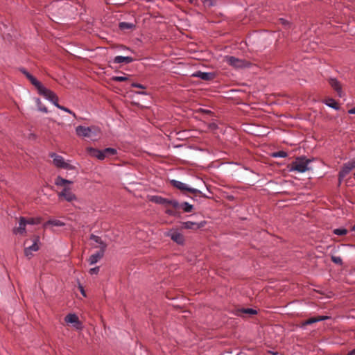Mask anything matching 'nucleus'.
Listing matches in <instances>:
<instances>
[{
	"label": "nucleus",
	"instance_id": "obj_31",
	"mask_svg": "<svg viewBox=\"0 0 355 355\" xmlns=\"http://www.w3.org/2000/svg\"><path fill=\"white\" fill-rule=\"evenodd\" d=\"M333 232H334V234H335L336 235H338V236H343V235L347 234V229L343 228V227L335 229V230H334Z\"/></svg>",
	"mask_w": 355,
	"mask_h": 355
},
{
	"label": "nucleus",
	"instance_id": "obj_2",
	"mask_svg": "<svg viewBox=\"0 0 355 355\" xmlns=\"http://www.w3.org/2000/svg\"><path fill=\"white\" fill-rule=\"evenodd\" d=\"M312 159H307L305 156L297 157L295 161L288 165L289 171H296L297 173H304L310 169L309 164Z\"/></svg>",
	"mask_w": 355,
	"mask_h": 355
},
{
	"label": "nucleus",
	"instance_id": "obj_8",
	"mask_svg": "<svg viewBox=\"0 0 355 355\" xmlns=\"http://www.w3.org/2000/svg\"><path fill=\"white\" fill-rule=\"evenodd\" d=\"M354 168H355V157L343 164L338 173L339 183H341L344 178Z\"/></svg>",
	"mask_w": 355,
	"mask_h": 355
},
{
	"label": "nucleus",
	"instance_id": "obj_5",
	"mask_svg": "<svg viewBox=\"0 0 355 355\" xmlns=\"http://www.w3.org/2000/svg\"><path fill=\"white\" fill-rule=\"evenodd\" d=\"M58 197L59 200H65L68 202H73L77 200V196L68 186H64L62 191L58 193Z\"/></svg>",
	"mask_w": 355,
	"mask_h": 355
},
{
	"label": "nucleus",
	"instance_id": "obj_19",
	"mask_svg": "<svg viewBox=\"0 0 355 355\" xmlns=\"http://www.w3.org/2000/svg\"><path fill=\"white\" fill-rule=\"evenodd\" d=\"M105 252V251L103 250H99L96 253L92 254L88 259L89 263L90 265H93L97 263L100 259H101L103 257Z\"/></svg>",
	"mask_w": 355,
	"mask_h": 355
},
{
	"label": "nucleus",
	"instance_id": "obj_1",
	"mask_svg": "<svg viewBox=\"0 0 355 355\" xmlns=\"http://www.w3.org/2000/svg\"><path fill=\"white\" fill-rule=\"evenodd\" d=\"M52 13L58 19L71 17L76 9L68 2L58 1L51 5Z\"/></svg>",
	"mask_w": 355,
	"mask_h": 355
},
{
	"label": "nucleus",
	"instance_id": "obj_11",
	"mask_svg": "<svg viewBox=\"0 0 355 355\" xmlns=\"http://www.w3.org/2000/svg\"><path fill=\"white\" fill-rule=\"evenodd\" d=\"M64 321L67 324H72L73 327L76 329H80L82 328V324L79 320L78 317L75 313H69L64 318Z\"/></svg>",
	"mask_w": 355,
	"mask_h": 355
},
{
	"label": "nucleus",
	"instance_id": "obj_10",
	"mask_svg": "<svg viewBox=\"0 0 355 355\" xmlns=\"http://www.w3.org/2000/svg\"><path fill=\"white\" fill-rule=\"evenodd\" d=\"M224 60L228 64L235 68H243L245 66L244 60L236 58L234 56L227 55L225 57Z\"/></svg>",
	"mask_w": 355,
	"mask_h": 355
},
{
	"label": "nucleus",
	"instance_id": "obj_20",
	"mask_svg": "<svg viewBox=\"0 0 355 355\" xmlns=\"http://www.w3.org/2000/svg\"><path fill=\"white\" fill-rule=\"evenodd\" d=\"M329 83L331 87L338 93L339 96H342V87L340 82L336 78H331Z\"/></svg>",
	"mask_w": 355,
	"mask_h": 355
},
{
	"label": "nucleus",
	"instance_id": "obj_47",
	"mask_svg": "<svg viewBox=\"0 0 355 355\" xmlns=\"http://www.w3.org/2000/svg\"><path fill=\"white\" fill-rule=\"evenodd\" d=\"M166 214H169V215H173V211H171V210H166Z\"/></svg>",
	"mask_w": 355,
	"mask_h": 355
},
{
	"label": "nucleus",
	"instance_id": "obj_35",
	"mask_svg": "<svg viewBox=\"0 0 355 355\" xmlns=\"http://www.w3.org/2000/svg\"><path fill=\"white\" fill-rule=\"evenodd\" d=\"M287 153L285 152V151H283V150H280V151H278V152H276L273 154V157H282V158H284L286 157H287Z\"/></svg>",
	"mask_w": 355,
	"mask_h": 355
},
{
	"label": "nucleus",
	"instance_id": "obj_23",
	"mask_svg": "<svg viewBox=\"0 0 355 355\" xmlns=\"http://www.w3.org/2000/svg\"><path fill=\"white\" fill-rule=\"evenodd\" d=\"M27 78L31 83V84L35 87L37 91L41 89V87L43 85L35 77L31 74L28 76Z\"/></svg>",
	"mask_w": 355,
	"mask_h": 355
},
{
	"label": "nucleus",
	"instance_id": "obj_13",
	"mask_svg": "<svg viewBox=\"0 0 355 355\" xmlns=\"http://www.w3.org/2000/svg\"><path fill=\"white\" fill-rule=\"evenodd\" d=\"M329 318V316H325V315H319V316H316V317H312V318H310L308 320H306L304 322H302L300 327L302 328H304L307 325L312 324L317 322L324 321Z\"/></svg>",
	"mask_w": 355,
	"mask_h": 355
},
{
	"label": "nucleus",
	"instance_id": "obj_46",
	"mask_svg": "<svg viewBox=\"0 0 355 355\" xmlns=\"http://www.w3.org/2000/svg\"><path fill=\"white\" fill-rule=\"evenodd\" d=\"M347 355H355V349L350 351Z\"/></svg>",
	"mask_w": 355,
	"mask_h": 355
},
{
	"label": "nucleus",
	"instance_id": "obj_6",
	"mask_svg": "<svg viewBox=\"0 0 355 355\" xmlns=\"http://www.w3.org/2000/svg\"><path fill=\"white\" fill-rule=\"evenodd\" d=\"M49 156L53 158V164L57 168L64 169H73V167L64 160L62 156L57 155L55 153H50Z\"/></svg>",
	"mask_w": 355,
	"mask_h": 355
},
{
	"label": "nucleus",
	"instance_id": "obj_48",
	"mask_svg": "<svg viewBox=\"0 0 355 355\" xmlns=\"http://www.w3.org/2000/svg\"><path fill=\"white\" fill-rule=\"evenodd\" d=\"M80 292L83 295H85V291L82 286H80Z\"/></svg>",
	"mask_w": 355,
	"mask_h": 355
},
{
	"label": "nucleus",
	"instance_id": "obj_4",
	"mask_svg": "<svg viewBox=\"0 0 355 355\" xmlns=\"http://www.w3.org/2000/svg\"><path fill=\"white\" fill-rule=\"evenodd\" d=\"M170 182L172 186H173L174 187H175L176 189H178L182 191H187L193 194H196V195L198 194L204 198L207 197L205 194H202V193L200 190H198L197 189L189 187L186 184H184L180 181L175 180H171L170 181Z\"/></svg>",
	"mask_w": 355,
	"mask_h": 355
},
{
	"label": "nucleus",
	"instance_id": "obj_29",
	"mask_svg": "<svg viewBox=\"0 0 355 355\" xmlns=\"http://www.w3.org/2000/svg\"><path fill=\"white\" fill-rule=\"evenodd\" d=\"M26 225H37L41 223L40 218H29L26 219Z\"/></svg>",
	"mask_w": 355,
	"mask_h": 355
},
{
	"label": "nucleus",
	"instance_id": "obj_7",
	"mask_svg": "<svg viewBox=\"0 0 355 355\" xmlns=\"http://www.w3.org/2000/svg\"><path fill=\"white\" fill-rule=\"evenodd\" d=\"M37 92L40 95L43 96L46 99L51 102L55 106L58 104V96L53 91L47 89L44 85L41 87V89H40Z\"/></svg>",
	"mask_w": 355,
	"mask_h": 355
},
{
	"label": "nucleus",
	"instance_id": "obj_3",
	"mask_svg": "<svg viewBox=\"0 0 355 355\" xmlns=\"http://www.w3.org/2000/svg\"><path fill=\"white\" fill-rule=\"evenodd\" d=\"M100 132L101 130L96 126L85 127L83 125H78L76 128V135L83 138L94 139Z\"/></svg>",
	"mask_w": 355,
	"mask_h": 355
},
{
	"label": "nucleus",
	"instance_id": "obj_15",
	"mask_svg": "<svg viewBox=\"0 0 355 355\" xmlns=\"http://www.w3.org/2000/svg\"><path fill=\"white\" fill-rule=\"evenodd\" d=\"M87 150L92 157H96L99 160H103L105 158L103 150H98L92 147L87 148Z\"/></svg>",
	"mask_w": 355,
	"mask_h": 355
},
{
	"label": "nucleus",
	"instance_id": "obj_43",
	"mask_svg": "<svg viewBox=\"0 0 355 355\" xmlns=\"http://www.w3.org/2000/svg\"><path fill=\"white\" fill-rule=\"evenodd\" d=\"M20 71L28 78V76L31 75L29 72H28L24 68L20 69Z\"/></svg>",
	"mask_w": 355,
	"mask_h": 355
},
{
	"label": "nucleus",
	"instance_id": "obj_50",
	"mask_svg": "<svg viewBox=\"0 0 355 355\" xmlns=\"http://www.w3.org/2000/svg\"><path fill=\"white\" fill-rule=\"evenodd\" d=\"M268 353L272 354V355H277V352H274L272 351H269Z\"/></svg>",
	"mask_w": 355,
	"mask_h": 355
},
{
	"label": "nucleus",
	"instance_id": "obj_40",
	"mask_svg": "<svg viewBox=\"0 0 355 355\" xmlns=\"http://www.w3.org/2000/svg\"><path fill=\"white\" fill-rule=\"evenodd\" d=\"M203 3L209 6H212L214 3V0H204Z\"/></svg>",
	"mask_w": 355,
	"mask_h": 355
},
{
	"label": "nucleus",
	"instance_id": "obj_41",
	"mask_svg": "<svg viewBox=\"0 0 355 355\" xmlns=\"http://www.w3.org/2000/svg\"><path fill=\"white\" fill-rule=\"evenodd\" d=\"M208 127L211 130H216L218 128V125L215 123H211L208 125Z\"/></svg>",
	"mask_w": 355,
	"mask_h": 355
},
{
	"label": "nucleus",
	"instance_id": "obj_36",
	"mask_svg": "<svg viewBox=\"0 0 355 355\" xmlns=\"http://www.w3.org/2000/svg\"><path fill=\"white\" fill-rule=\"evenodd\" d=\"M331 259L334 263H336L338 265L343 264V260L340 257L331 256Z\"/></svg>",
	"mask_w": 355,
	"mask_h": 355
},
{
	"label": "nucleus",
	"instance_id": "obj_25",
	"mask_svg": "<svg viewBox=\"0 0 355 355\" xmlns=\"http://www.w3.org/2000/svg\"><path fill=\"white\" fill-rule=\"evenodd\" d=\"M324 103L328 107H331L334 110H338L339 109L338 103L333 98H329V99L326 100Z\"/></svg>",
	"mask_w": 355,
	"mask_h": 355
},
{
	"label": "nucleus",
	"instance_id": "obj_37",
	"mask_svg": "<svg viewBox=\"0 0 355 355\" xmlns=\"http://www.w3.org/2000/svg\"><path fill=\"white\" fill-rule=\"evenodd\" d=\"M112 80L116 81V82H123L128 80L127 76H113L112 78Z\"/></svg>",
	"mask_w": 355,
	"mask_h": 355
},
{
	"label": "nucleus",
	"instance_id": "obj_42",
	"mask_svg": "<svg viewBox=\"0 0 355 355\" xmlns=\"http://www.w3.org/2000/svg\"><path fill=\"white\" fill-rule=\"evenodd\" d=\"M131 86L132 87H137V88H145V87L141 84L139 83H132Z\"/></svg>",
	"mask_w": 355,
	"mask_h": 355
},
{
	"label": "nucleus",
	"instance_id": "obj_28",
	"mask_svg": "<svg viewBox=\"0 0 355 355\" xmlns=\"http://www.w3.org/2000/svg\"><path fill=\"white\" fill-rule=\"evenodd\" d=\"M38 242H39V238L38 237H36L34 240H33V244L31 245V246H28L27 247L29 250H31V251L33 252H36L39 250V245H38Z\"/></svg>",
	"mask_w": 355,
	"mask_h": 355
},
{
	"label": "nucleus",
	"instance_id": "obj_51",
	"mask_svg": "<svg viewBox=\"0 0 355 355\" xmlns=\"http://www.w3.org/2000/svg\"><path fill=\"white\" fill-rule=\"evenodd\" d=\"M203 112H205V113H209V112H210V111H209V110H203Z\"/></svg>",
	"mask_w": 355,
	"mask_h": 355
},
{
	"label": "nucleus",
	"instance_id": "obj_45",
	"mask_svg": "<svg viewBox=\"0 0 355 355\" xmlns=\"http://www.w3.org/2000/svg\"><path fill=\"white\" fill-rule=\"evenodd\" d=\"M349 114H355V107L352 108L348 111Z\"/></svg>",
	"mask_w": 355,
	"mask_h": 355
},
{
	"label": "nucleus",
	"instance_id": "obj_44",
	"mask_svg": "<svg viewBox=\"0 0 355 355\" xmlns=\"http://www.w3.org/2000/svg\"><path fill=\"white\" fill-rule=\"evenodd\" d=\"M20 71L28 78V76L31 75L29 72H28L24 68L20 69Z\"/></svg>",
	"mask_w": 355,
	"mask_h": 355
},
{
	"label": "nucleus",
	"instance_id": "obj_33",
	"mask_svg": "<svg viewBox=\"0 0 355 355\" xmlns=\"http://www.w3.org/2000/svg\"><path fill=\"white\" fill-rule=\"evenodd\" d=\"M55 107H58V109L61 110H63L67 113H69L73 115V116L76 117V114L72 112L71 110L68 109L67 107H64L62 105H60L58 103L57 105H55Z\"/></svg>",
	"mask_w": 355,
	"mask_h": 355
},
{
	"label": "nucleus",
	"instance_id": "obj_26",
	"mask_svg": "<svg viewBox=\"0 0 355 355\" xmlns=\"http://www.w3.org/2000/svg\"><path fill=\"white\" fill-rule=\"evenodd\" d=\"M178 208H182L184 212L189 213L192 211L193 205L187 202H184L182 204H179Z\"/></svg>",
	"mask_w": 355,
	"mask_h": 355
},
{
	"label": "nucleus",
	"instance_id": "obj_18",
	"mask_svg": "<svg viewBox=\"0 0 355 355\" xmlns=\"http://www.w3.org/2000/svg\"><path fill=\"white\" fill-rule=\"evenodd\" d=\"M193 77H197L204 80H210L214 78V74L210 72L196 71L192 74Z\"/></svg>",
	"mask_w": 355,
	"mask_h": 355
},
{
	"label": "nucleus",
	"instance_id": "obj_22",
	"mask_svg": "<svg viewBox=\"0 0 355 355\" xmlns=\"http://www.w3.org/2000/svg\"><path fill=\"white\" fill-rule=\"evenodd\" d=\"M54 183L58 187H64V186H67L66 184H73V181L64 179V178H62L61 176H58L55 179Z\"/></svg>",
	"mask_w": 355,
	"mask_h": 355
},
{
	"label": "nucleus",
	"instance_id": "obj_27",
	"mask_svg": "<svg viewBox=\"0 0 355 355\" xmlns=\"http://www.w3.org/2000/svg\"><path fill=\"white\" fill-rule=\"evenodd\" d=\"M47 225H52L56 227H63L64 226V223L60 220H49L44 224V227Z\"/></svg>",
	"mask_w": 355,
	"mask_h": 355
},
{
	"label": "nucleus",
	"instance_id": "obj_12",
	"mask_svg": "<svg viewBox=\"0 0 355 355\" xmlns=\"http://www.w3.org/2000/svg\"><path fill=\"white\" fill-rule=\"evenodd\" d=\"M167 236H169L174 242L179 245L184 244V236L179 232L178 230H171L167 233Z\"/></svg>",
	"mask_w": 355,
	"mask_h": 355
},
{
	"label": "nucleus",
	"instance_id": "obj_30",
	"mask_svg": "<svg viewBox=\"0 0 355 355\" xmlns=\"http://www.w3.org/2000/svg\"><path fill=\"white\" fill-rule=\"evenodd\" d=\"M103 150L105 157H107L108 155H116L117 153L116 149L113 148H106Z\"/></svg>",
	"mask_w": 355,
	"mask_h": 355
},
{
	"label": "nucleus",
	"instance_id": "obj_14",
	"mask_svg": "<svg viewBox=\"0 0 355 355\" xmlns=\"http://www.w3.org/2000/svg\"><path fill=\"white\" fill-rule=\"evenodd\" d=\"M26 218L24 217H20L19 220V227L13 229V233L15 234L24 235L26 234Z\"/></svg>",
	"mask_w": 355,
	"mask_h": 355
},
{
	"label": "nucleus",
	"instance_id": "obj_24",
	"mask_svg": "<svg viewBox=\"0 0 355 355\" xmlns=\"http://www.w3.org/2000/svg\"><path fill=\"white\" fill-rule=\"evenodd\" d=\"M119 27L121 31H125L128 29L134 28L135 27V25L132 23L120 22L119 24Z\"/></svg>",
	"mask_w": 355,
	"mask_h": 355
},
{
	"label": "nucleus",
	"instance_id": "obj_9",
	"mask_svg": "<svg viewBox=\"0 0 355 355\" xmlns=\"http://www.w3.org/2000/svg\"><path fill=\"white\" fill-rule=\"evenodd\" d=\"M150 200L153 202L159 205H170L175 209H178L179 207V202L176 200H169L167 198H162V196H152Z\"/></svg>",
	"mask_w": 355,
	"mask_h": 355
},
{
	"label": "nucleus",
	"instance_id": "obj_16",
	"mask_svg": "<svg viewBox=\"0 0 355 355\" xmlns=\"http://www.w3.org/2000/svg\"><path fill=\"white\" fill-rule=\"evenodd\" d=\"M90 240L94 241L98 245L94 246V248H99L100 250L105 251L107 248V244L102 240V239L96 235L91 234L89 237Z\"/></svg>",
	"mask_w": 355,
	"mask_h": 355
},
{
	"label": "nucleus",
	"instance_id": "obj_49",
	"mask_svg": "<svg viewBox=\"0 0 355 355\" xmlns=\"http://www.w3.org/2000/svg\"><path fill=\"white\" fill-rule=\"evenodd\" d=\"M280 20L283 24H286L287 23V21L284 19H280Z\"/></svg>",
	"mask_w": 355,
	"mask_h": 355
},
{
	"label": "nucleus",
	"instance_id": "obj_38",
	"mask_svg": "<svg viewBox=\"0 0 355 355\" xmlns=\"http://www.w3.org/2000/svg\"><path fill=\"white\" fill-rule=\"evenodd\" d=\"M99 269L100 268L98 266H96L94 268H90L89 270V273L92 275H94V274H97L99 272Z\"/></svg>",
	"mask_w": 355,
	"mask_h": 355
},
{
	"label": "nucleus",
	"instance_id": "obj_17",
	"mask_svg": "<svg viewBox=\"0 0 355 355\" xmlns=\"http://www.w3.org/2000/svg\"><path fill=\"white\" fill-rule=\"evenodd\" d=\"M182 224V227L185 229L198 230L205 225V222L204 221L198 223L192 221H186L183 222Z\"/></svg>",
	"mask_w": 355,
	"mask_h": 355
},
{
	"label": "nucleus",
	"instance_id": "obj_32",
	"mask_svg": "<svg viewBox=\"0 0 355 355\" xmlns=\"http://www.w3.org/2000/svg\"><path fill=\"white\" fill-rule=\"evenodd\" d=\"M36 102H37V108L40 111H41L44 113L48 112V110H47L46 107L42 103V102L40 101V100L39 98L37 99Z\"/></svg>",
	"mask_w": 355,
	"mask_h": 355
},
{
	"label": "nucleus",
	"instance_id": "obj_39",
	"mask_svg": "<svg viewBox=\"0 0 355 355\" xmlns=\"http://www.w3.org/2000/svg\"><path fill=\"white\" fill-rule=\"evenodd\" d=\"M32 252L31 250H29L28 248H26L24 249V254H25V256L27 257L28 258H31L33 255L32 254Z\"/></svg>",
	"mask_w": 355,
	"mask_h": 355
},
{
	"label": "nucleus",
	"instance_id": "obj_52",
	"mask_svg": "<svg viewBox=\"0 0 355 355\" xmlns=\"http://www.w3.org/2000/svg\"><path fill=\"white\" fill-rule=\"evenodd\" d=\"M352 230L355 232V225L353 226Z\"/></svg>",
	"mask_w": 355,
	"mask_h": 355
},
{
	"label": "nucleus",
	"instance_id": "obj_34",
	"mask_svg": "<svg viewBox=\"0 0 355 355\" xmlns=\"http://www.w3.org/2000/svg\"><path fill=\"white\" fill-rule=\"evenodd\" d=\"M241 312L243 313L250 314V315H255L257 313V311L255 309H253L251 308L242 309L241 310Z\"/></svg>",
	"mask_w": 355,
	"mask_h": 355
},
{
	"label": "nucleus",
	"instance_id": "obj_21",
	"mask_svg": "<svg viewBox=\"0 0 355 355\" xmlns=\"http://www.w3.org/2000/svg\"><path fill=\"white\" fill-rule=\"evenodd\" d=\"M135 60V59L130 56H121V55H117L114 58L113 62L116 64H121V63H125L129 64Z\"/></svg>",
	"mask_w": 355,
	"mask_h": 355
}]
</instances>
